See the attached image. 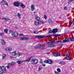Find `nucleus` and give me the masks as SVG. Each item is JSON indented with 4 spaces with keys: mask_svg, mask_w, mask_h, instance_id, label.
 <instances>
[{
    "mask_svg": "<svg viewBox=\"0 0 74 74\" xmlns=\"http://www.w3.org/2000/svg\"><path fill=\"white\" fill-rule=\"evenodd\" d=\"M55 41H50L49 42L47 43V46L48 47H55L56 45H52V44H55Z\"/></svg>",
    "mask_w": 74,
    "mask_h": 74,
    "instance_id": "obj_1",
    "label": "nucleus"
},
{
    "mask_svg": "<svg viewBox=\"0 0 74 74\" xmlns=\"http://www.w3.org/2000/svg\"><path fill=\"white\" fill-rule=\"evenodd\" d=\"M30 62H33L35 64H36V63H38V60L37 59L32 58H31Z\"/></svg>",
    "mask_w": 74,
    "mask_h": 74,
    "instance_id": "obj_2",
    "label": "nucleus"
},
{
    "mask_svg": "<svg viewBox=\"0 0 74 74\" xmlns=\"http://www.w3.org/2000/svg\"><path fill=\"white\" fill-rule=\"evenodd\" d=\"M45 47L44 45H38L36 46L35 48L36 49L38 48H44Z\"/></svg>",
    "mask_w": 74,
    "mask_h": 74,
    "instance_id": "obj_3",
    "label": "nucleus"
},
{
    "mask_svg": "<svg viewBox=\"0 0 74 74\" xmlns=\"http://www.w3.org/2000/svg\"><path fill=\"white\" fill-rule=\"evenodd\" d=\"M21 3V2L18 1L15 2L13 3V5L14 6H16V7H19V6L20 5Z\"/></svg>",
    "mask_w": 74,
    "mask_h": 74,
    "instance_id": "obj_4",
    "label": "nucleus"
},
{
    "mask_svg": "<svg viewBox=\"0 0 74 74\" xmlns=\"http://www.w3.org/2000/svg\"><path fill=\"white\" fill-rule=\"evenodd\" d=\"M60 35L56 34V35H50L48 36H45V37H46L47 38H48L49 37H51V36H54V37H60Z\"/></svg>",
    "mask_w": 74,
    "mask_h": 74,
    "instance_id": "obj_5",
    "label": "nucleus"
},
{
    "mask_svg": "<svg viewBox=\"0 0 74 74\" xmlns=\"http://www.w3.org/2000/svg\"><path fill=\"white\" fill-rule=\"evenodd\" d=\"M12 35L13 37H17L18 35V34L16 32H12Z\"/></svg>",
    "mask_w": 74,
    "mask_h": 74,
    "instance_id": "obj_6",
    "label": "nucleus"
},
{
    "mask_svg": "<svg viewBox=\"0 0 74 74\" xmlns=\"http://www.w3.org/2000/svg\"><path fill=\"white\" fill-rule=\"evenodd\" d=\"M1 3L3 4V5H6L7 6H8V3H7L6 1L3 0L1 1Z\"/></svg>",
    "mask_w": 74,
    "mask_h": 74,
    "instance_id": "obj_7",
    "label": "nucleus"
},
{
    "mask_svg": "<svg viewBox=\"0 0 74 74\" xmlns=\"http://www.w3.org/2000/svg\"><path fill=\"white\" fill-rule=\"evenodd\" d=\"M1 70L3 71H4V73H6L7 71H6V69H5V67L4 66H2Z\"/></svg>",
    "mask_w": 74,
    "mask_h": 74,
    "instance_id": "obj_8",
    "label": "nucleus"
},
{
    "mask_svg": "<svg viewBox=\"0 0 74 74\" xmlns=\"http://www.w3.org/2000/svg\"><path fill=\"white\" fill-rule=\"evenodd\" d=\"M44 37H45V36H37L35 37V38L38 39L40 38H44Z\"/></svg>",
    "mask_w": 74,
    "mask_h": 74,
    "instance_id": "obj_9",
    "label": "nucleus"
},
{
    "mask_svg": "<svg viewBox=\"0 0 74 74\" xmlns=\"http://www.w3.org/2000/svg\"><path fill=\"white\" fill-rule=\"evenodd\" d=\"M3 20H4V21H5L6 22H8V21H11L10 19H9L7 18H3Z\"/></svg>",
    "mask_w": 74,
    "mask_h": 74,
    "instance_id": "obj_10",
    "label": "nucleus"
},
{
    "mask_svg": "<svg viewBox=\"0 0 74 74\" xmlns=\"http://www.w3.org/2000/svg\"><path fill=\"white\" fill-rule=\"evenodd\" d=\"M31 10L32 11H33L34 10V5H32L31 6Z\"/></svg>",
    "mask_w": 74,
    "mask_h": 74,
    "instance_id": "obj_11",
    "label": "nucleus"
},
{
    "mask_svg": "<svg viewBox=\"0 0 74 74\" xmlns=\"http://www.w3.org/2000/svg\"><path fill=\"white\" fill-rule=\"evenodd\" d=\"M58 30L57 29H53V34H55L56 33H57Z\"/></svg>",
    "mask_w": 74,
    "mask_h": 74,
    "instance_id": "obj_12",
    "label": "nucleus"
},
{
    "mask_svg": "<svg viewBox=\"0 0 74 74\" xmlns=\"http://www.w3.org/2000/svg\"><path fill=\"white\" fill-rule=\"evenodd\" d=\"M12 50V48L10 47H7L5 49V51H11Z\"/></svg>",
    "mask_w": 74,
    "mask_h": 74,
    "instance_id": "obj_13",
    "label": "nucleus"
},
{
    "mask_svg": "<svg viewBox=\"0 0 74 74\" xmlns=\"http://www.w3.org/2000/svg\"><path fill=\"white\" fill-rule=\"evenodd\" d=\"M20 39L21 40H29V38L27 37L21 38Z\"/></svg>",
    "mask_w": 74,
    "mask_h": 74,
    "instance_id": "obj_14",
    "label": "nucleus"
},
{
    "mask_svg": "<svg viewBox=\"0 0 74 74\" xmlns=\"http://www.w3.org/2000/svg\"><path fill=\"white\" fill-rule=\"evenodd\" d=\"M30 60H31V57L29 58L27 60H24L23 62H30Z\"/></svg>",
    "mask_w": 74,
    "mask_h": 74,
    "instance_id": "obj_15",
    "label": "nucleus"
},
{
    "mask_svg": "<svg viewBox=\"0 0 74 74\" xmlns=\"http://www.w3.org/2000/svg\"><path fill=\"white\" fill-rule=\"evenodd\" d=\"M1 44H3V45H5V42L4 41V39H2L1 40Z\"/></svg>",
    "mask_w": 74,
    "mask_h": 74,
    "instance_id": "obj_16",
    "label": "nucleus"
},
{
    "mask_svg": "<svg viewBox=\"0 0 74 74\" xmlns=\"http://www.w3.org/2000/svg\"><path fill=\"white\" fill-rule=\"evenodd\" d=\"M20 5L22 7V8H25L26 6L23 3H21Z\"/></svg>",
    "mask_w": 74,
    "mask_h": 74,
    "instance_id": "obj_17",
    "label": "nucleus"
},
{
    "mask_svg": "<svg viewBox=\"0 0 74 74\" xmlns=\"http://www.w3.org/2000/svg\"><path fill=\"white\" fill-rule=\"evenodd\" d=\"M53 55L54 56H61L60 54L58 53H55L53 54Z\"/></svg>",
    "mask_w": 74,
    "mask_h": 74,
    "instance_id": "obj_18",
    "label": "nucleus"
},
{
    "mask_svg": "<svg viewBox=\"0 0 74 74\" xmlns=\"http://www.w3.org/2000/svg\"><path fill=\"white\" fill-rule=\"evenodd\" d=\"M40 24V22H38V21H35V24L36 26H38V25Z\"/></svg>",
    "mask_w": 74,
    "mask_h": 74,
    "instance_id": "obj_19",
    "label": "nucleus"
},
{
    "mask_svg": "<svg viewBox=\"0 0 74 74\" xmlns=\"http://www.w3.org/2000/svg\"><path fill=\"white\" fill-rule=\"evenodd\" d=\"M22 62H23V61L18 60L16 62L18 64H21V63H22Z\"/></svg>",
    "mask_w": 74,
    "mask_h": 74,
    "instance_id": "obj_20",
    "label": "nucleus"
},
{
    "mask_svg": "<svg viewBox=\"0 0 74 74\" xmlns=\"http://www.w3.org/2000/svg\"><path fill=\"white\" fill-rule=\"evenodd\" d=\"M16 51H15L14 52H13L12 53V56H15V55H16Z\"/></svg>",
    "mask_w": 74,
    "mask_h": 74,
    "instance_id": "obj_21",
    "label": "nucleus"
},
{
    "mask_svg": "<svg viewBox=\"0 0 74 74\" xmlns=\"http://www.w3.org/2000/svg\"><path fill=\"white\" fill-rule=\"evenodd\" d=\"M69 41V39L66 40H63L62 43H64V42H68Z\"/></svg>",
    "mask_w": 74,
    "mask_h": 74,
    "instance_id": "obj_22",
    "label": "nucleus"
},
{
    "mask_svg": "<svg viewBox=\"0 0 74 74\" xmlns=\"http://www.w3.org/2000/svg\"><path fill=\"white\" fill-rule=\"evenodd\" d=\"M59 64H61V65H64L65 64V63L63 62H60L59 63Z\"/></svg>",
    "mask_w": 74,
    "mask_h": 74,
    "instance_id": "obj_23",
    "label": "nucleus"
},
{
    "mask_svg": "<svg viewBox=\"0 0 74 74\" xmlns=\"http://www.w3.org/2000/svg\"><path fill=\"white\" fill-rule=\"evenodd\" d=\"M6 56V55L5 54H3V55L2 56V59H5V57Z\"/></svg>",
    "mask_w": 74,
    "mask_h": 74,
    "instance_id": "obj_24",
    "label": "nucleus"
},
{
    "mask_svg": "<svg viewBox=\"0 0 74 74\" xmlns=\"http://www.w3.org/2000/svg\"><path fill=\"white\" fill-rule=\"evenodd\" d=\"M16 55H17V56H18V57H19V56H20L21 55H22V53H18L16 54Z\"/></svg>",
    "mask_w": 74,
    "mask_h": 74,
    "instance_id": "obj_25",
    "label": "nucleus"
},
{
    "mask_svg": "<svg viewBox=\"0 0 74 74\" xmlns=\"http://www.w3.org/2000/svg\"><path fill=\"white\" fill-rule=\"evenodd\" d=\"M52 60H48V63H49V64H52Z\"/></svg>",
    "mask_w": 74,
    "mask_h": 74,
    "instance_id": "obj_26",
    "label": "nucleus"
},
{
    "mask_svg": "<svg viewBox=\"0 0 74 74\" xmlns=\"http://www.w3.org/2000/svg\"><path fill=\"white\" fill-rule=\"evenodd\" d=\"M49 24H53V23L52 22V21L51 20H49Z\"/></svg>",
    "mask_w": 74,
    "mask_h": 74,
    "instance_id": "obj_27",
    "label": "nucleus"
},
{
    "mask_svg": "<svg viewBox=\"0 0 74 74\" xmlns=\"http://www.w3.org/2000/svg\"><path fill=\"white\" fill-rule=\"evenodd\" d=\"M15 62H12L11 63H10V64L11 65H14V64H15Z\"/></svg>",
    "mask_w": 74,
    "mask_h": 74,
    "instance_id": "obj_28",
    "label": "nucleus"
},
{
    "mask_svg": "<svg viewBox=\"0 0 74 74\" xmlns=\"http://www.w3.org/2000/svg\"><path fill=\"white\" fill-rule=\"evenodd\" d=\"M21 14H20L19 13H18L17 14V16L18 17V18H19V19H21Z\"/></svg>",
    "mask_w": 74,
    "mask_h": 74,
    "instance_id": "obj_29",
    "label": "nucleus"
},
{
    "mask_svg": "<svg viewBox=\"0 0 74 74\" xmlns=\"http://www.w3.org/2000/svg\"><path fill=\"white\" fill-rule=\"evenodd\" d=\"M71 58V57H69V56H67L66 58V60H71L70 59H69V58Z\"/></svg>",
    "mask_w": 74,
    "mask_h": 74,
    "instance_id": "obj_30",
    "label": "nucleus"
},
{
    "mask_svg": "<svg viewBox=\"0 0 74 74\" xmlns=\"http://www.w3.org/2000/svg\"><path fill=\"white\" fill-rule=\"evenodd\" d=\"M57 71L58 72V73H61V70H60V69L59 68H58L57 69Z\"/></svg>",
    "mask_w": 74,
    "mask_h": 74,
    "instance_id": "obj_31",
    "label": "nucleus"
},
{
    "mask_svg": "<svg viewBox=\"0 0 74 74\" xmlns=\"http://www.w3.org/2000/svg\"><path fill=\"white\" fill-rule=\"evenodd\" d=\"M36 19H37V21H39L40 19V17H36Z\"/></svg>",
    "mask_w": 74,
    "mask_h": 74,
    "instance_id": "obj_32",
    "label": "nucleus"
},
{
    "mask_svg": "<svg viewBox=\"0 0 74 74\" xmlns=\"http://www.w3.org/2000/svg\"><path fill=\"white\" fill-rule=\"evenodd\" d=\"M43 23H44V21H40L39 22L40 24H43Z\"/></svg>",
    "mask_w": 74,
    "mask_h": 74,
    "instance_id": "obj_33",
    "label": "nucleus"
},
{
    "mask_svg": "<svg viewBox=\"0 0 74 74\" xmlns=\"http://www.w3.org/2000/svg\"><path fill=\"white\" fill-rule=\"evenodd\" d=\"M4 32H5V33H7V32H8V29H5L4 30Z\"/></svg>",
    "mask_w": 74,
    "mask_h": 74,
    "instance_id": "obj_34",
    "label": "nucleus"
},
{
    "mask_svg": "<svg viewBox=\"0 0 74 74\" xmlns=\"http://www.w3.org/2000/svg\"><path fill=\"white\" fill-rule=\"evenodd\" d=\"M39 32V31H37L36 30H35L34 32V33L35 34H37V33H38Z\"/></svg>",
    "mask_w": 74,
    "mask_h": 74,
    "instance_id": "obj_35",
    "label": "nucleus"
},
{
    "mask_svg": "<svg viewBox=\"0 0 74 74\" xmlns=\"http://www.w3.org/2000/svg\"><path fill=\"white\" fill-rule=\"evenodd\" d=\"M4 73H5L4 72V71H0V74H4Z\"/></svg>",
    "mask_w": 74,
    "mask_h": 74,
    "instance_id": "obj_36",
    "label": "nucleus"
},
{
    "mask_svg": "<svg viewBox=\"0 0 74 74\" xmlns=\"http://www.w3.org/2000/svg\"><path fill=\"white\" fill-rule=\"evenodd\" d=\"M44 63H48V60H45L44 61Z\"/></svg>",
    "mask_w": 74,
    "mask_h": 74,
    "instance_id": "obj_37",
    "label": "nucleus"
},
{
    "mask_svg": "<svg viewBox=\"0 0 74 74\" xmlns=\"http://www.w3.org/2000/svg\"><path fill=\"white\" fill-rule=\"evenodd\" d=\"M62 42V41H61V40H60L59 41H57L56 43H59V42Z\"/></svg>",
    "mask_w": 74,
    "mask_h": 74,
    "instance_id": "obj_38",
    "label": "nucleus"
},
{
    "mask_svg": "<svg viewBox=\"0 0 74 74\" xmlns=\"http://www.w3.org/2000/svg\"><path fill=\"white\" fill-rule=\"evenodd\" d=\"M49 33H53V30L51 31V30H49Z\"/></svg>",
    "mask_w": 74,
    "mask_h": 74,
    "instance_id": "obj_39",
    "label": "nucleus"
},
{
    "mask_svg": "<svg viewBox=\"0 0 74 74\" xmlns=\"http://www.w3.org/2000/svg\"><path fill=\"white\" fill-rule=\"evenodd\" d=\"M54 73H55V74H59V73H58L57 72H56V71H54Z\"/></svg>",
    "mask_w": 74,
    "mask_h": 74,
    "instance_id": "obj_40",
    "label": "nucleus"
},
{
    "mask_svg": "<svg viewBox=\"0 0 74 74\" xmlns=\"http://www.w3.org/2000/svg\"><path fill=\"white\" fill-rule=\"evenodd\" d=\"M42 69V67H39L38 69V71H40V70Z\"/></svg>",
    "mask_w": 74,
    "mask_h": 74,
    "instance_id": "obj_41",
    "label": "nucleus"
},
{
    "mask_svg": "<svg viewBox=\"0 0 74 74\" xmlns=\"http://www.w3.org/2000/svg\"><path fill=\"white\" fill-rule=\"evenodd\" d=\"M4 35V34H3V33H2L0 34V36H3Z\"/></svg>",
    "mask_w": 74,
    "mask_h": 74,
    "instance_id": "obj_42",
    "label": "nucleus"
},
{
    "mask_svg": "<svg viewBox=\"0 0 74 74\" xmlns=\"http://www.w3.org/2000/svg\"><path fill=\"white\" fill-rule=\"evenodd\" d=\"M70 40L71 41H74V38H71L70 39Z\"/></svg>",
    "mask_w": 74,
    "mask_h": 74,
    "instance_id": "obj_43",
    "label": "nucleus"
},
{
    "mask_svg": "<svg viewBox=\"0 0 74 74\" xmlns=\"http://www.w3.org/2000/svg\"><path fill=\"white\" fill-rule=\"evenodd\" d=\"M44 18L45 19H47V16H46V15H44Z\"/></svg>",
    "mask_w": 74,
    "mask_h": 74,
    "instance_id": "obj_44",
    "label": "nucleus"
},
{
    "mask_svg": "<svg viewBox=\"0 0 74 74\" xmlns=\"http://www.w3.org/2000/svg\"><path fill=\"white\" fill-rule=\"evenodd\" d=\"M42 65L43 66H44L45 67V64L43 63H42Z\"/></svg>",
    "mask_w": 74,
    "mask_h": 74,
    "instance_id": "obj_45",
    "label": "nucleus"
},
{
    "mask_svg": "<svg viewBox=\"0 0 74 74\" xmlns=\"http://www.w3.org/2000/svg\"><path fill=\"white\" fill-rule=\"evenodd\" d=\"M74 0H70L69 1V3H71V1H74Z\"/></svg>",
    "mask_w": 74,
    "mask_h": 74,
    "instance_id": "obj_46",
    "label": "nucleus"
},
{
    "mask_svg": "<svg viewBox=\"0 0 74 74\" xmlns=\"http://www.w3.org/2000/svg\"><path fill=\"white\" fill-rule=\"evenodd\" d=\"M6 67H7V68L8 69H10V66H6Z\"/></svg>",
    "mask_w": 74,
    "mask_h": 74,
    "instance_id": "obj_47",
    "label": "nucleus"
},
{
    "mask_svg": "<svg viewBox=\"0 0 74 74\" xmlns=\"http://www.w3.org/2000/svg\"><path fill=\"white\" fill-rule=\"evenodd\" d=\"M20 36H24V35H23V34H20Z\"/></svg>",
    "mask_w": 74,
    "mask_h": 74,
    "instance_id": "obj_48",
    "label": "nucleus"
},
{
    "mask_svg": "<svg viewBox=\"0 0 74 74\" xmlns=\"http://www.w3.org/2000/svg\"><path fill=\"white\" fill-rule=\"evenodd\" d=\"M69 53H66V56L68 57L69 56Z\"/></svg>",
    "mask_w": 74,
    "mask_h": 74,
    "instance_id": "obj_49",
    "label": "nucleus"
},
{
    "mask_svg": "<svg viewBox=\"0 0 74 74\" xmlns=\"http://www.w3.org/2000/svg\"><path fill=\"white\" fill-rule=\"evenodd\" d=\"M64 10H66L67 9V7H64Z\"/></svg>",
    "mask_w": 74,
    "mask_h": 74,
    "instance_id": "obj_50",
    "label": "nucleus"
},
{
    "mask_svg": "<svg viewBox=\"0 0 74 74\" xmlns=\"http://www.w3.org/2000/svg\"><path fill=\"white\" fill-rule=\"evenodd\" d=\"M69 21H70V22H71V23H73V21L70 20Z\"/></svg>",
    "mask_w": 74,
    "mask_h": 74,
    "instance_id": "obj_51",
    "label": "nucleus"
},
{
    "mask_svg": "<svg viewBox=\"0 0 74 74\" xmlns=\"http://www.w3.org/2000/svg\"><path fill=\"white\" fill-rule=\"evenodd\" d=\"M1 68L2 67L1 66H0V70L1 69Z\"/></svg>",
    "mask_w": 74,
    "mask_h": 74,
    "instance_id": "obj_52",
    "label": "nucleus"
},
{
    "mask_svg": "<svg viewBox=\"0 0 74 74\" xmlns=\"http://www.w3.org/2000/svg\"><path fill=\"white\" fill-rule=\"evenodd\" d=\"M40 63H42V61H40Z\"/></svg>",
    "mask_w": 74,
    "mask_h": 74,
    "instance_id": "obj_53",
    "label": "nucleus"
},
{
    "mask_svg": "<svg viewBox=\"0 0 74 74\" xmlns=\"http://www.w3.org/2000/svg\"><path fill=\"white\" fill-rule=\"evenodd\" d=\"M36 12V11H34V14H35Z\"/></svg>",
    "mask_w": 74,
    "mask_h": 74,
    "instance_id": "obj_54",
    "label": "nucleus"
},
{
    "mask_svg": "<svg viewBox=\"0 0 74 74\" xmlns=\"http://www.w3.org/2000/svg\"><path fill=\"white\" fill-rule=\"evenodd\" d=\"M12 57H10V59H12Z\"/></svg>",
    "mask_w": 74,
    "mask_h": 74,
    "instance_id": "obj_55",
    "label": "nucleus"
},
{
    "mask_svg": "<svg viewBox=\"0 0 74 74\" xmlns=\"http://www.w3.org/2000/svg\"><path fill=\"white\" fill-rule=\"evenodd\" d=\"M16 28H18V27H17V26H16Z\"/></svg>",
    "mask_w": 74,
    "mask_h": 74,
    "instance_id": "obj_56",
    "label": "nucleus"
},
{
    "mask_svg": "<svg viewBox=\"0 0 74 74\" xmlns=\"http://www.w3.org/2000/svg\"><path fill=\"white\" fill-rule=\"evenodd\" d=\"M40 60H41V61H42V59H40Z\"/></svg>",
    "mask_w": 74,
    "mask_h": 74,
    "instance_id": "obj_57",
    "label": "nucleus"
},
{
    "mask_svg": "<svg viewBox=\"0 0 74 74\" xmlns=\"http://www.w3.org/2000/svg\"><path fill=\"white\" fill-rule=\"evenodd\" d=\"M69 8H71V7H69Z\"/></svg>",
    "mask_w": 74,
    "mask_h": 74,
    "instance_id": "obj_58",
    "label": "nucleus"
},
{
    "mask_svg": "<svg viewBox=\"0 0 74 74\" xmlns=\"http://www.w3.org/2000/svg\"><path fill=\"white\" fill-rule=\"evenodd\" d=\"M73 29H74V27H73Z\"/></svg>",
    "mask_w": 74,
    "mask_h": 74,
    "instance_id": "obj_59",
    "label": "nucleus"
}]
</instances>
